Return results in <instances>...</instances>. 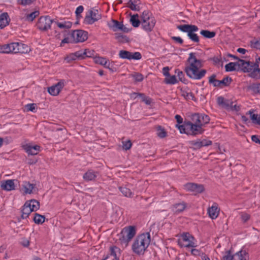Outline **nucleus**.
I'll use <instances>...</instances> for the list:
<instances>
[{"label": "nucleus", "instance_id": "nucleus-20", "mask_svg": "<svg viewBox=\"0 0 260 260\" xmlns=\"http://www.w3.org/2000/svg\"><path fill=\"white\" fill-rule=\"evenodd\" d=\"M156 23L155 19H151L145 21L141 22L142 28L147 32L152 31Z\"/></svg>", "mask_w": 260, "mask_h": 260}, {"label": "nucleus", "instance_id": "nucleus-36", "mask_svg": "<svg viewBox=\"0 0 260 260\" xmlns=\"http://www.w3.org/2000/svg\"><path fill=\"white\" fill-rule=\"evenodd\" d=\"M138 18L139 15L138 14L131 15L130 22L134 27H138L140 24L141 22Z\"/></svg>", "mask_w": 260, "mask_h": 260}, {"label": "nucleus", "instance_id": "nucleus-2", "mask_svg": "<svg viewBox=\"0 0 260 260\" xmlns=\"http://www.w3.org/2000/svg\"><path fill=\"white\" fill-rule=\"evenodd\" d=\"M150 243V235L149 232L143 233L137 237L132 246V249L135 253L144 254Z\"/></svg>", "mask_w": 260, "mask_h": 260}, {"label": "nucleus", "instance_id": "nucleus-58", "mask_svg": "<svg viewBox=\"0 0 260 260\" xmlns=\"http://www.w3.org/2000/svg\"><path fill=\"white\" fill-rule=\"evenodd\" d=\"M132 145V143L130 140L122 142V148L125 150H129Z\"/></svg>", "mask_w": 260, "mask_h": 260}, {"label": "nucleus", "instance_id": "nucleus-31", "mask_svg": "<svg viewBox=\"0 0 260 260\" xmlns=\"http://www.w3.org/2000/svg\"><path fill=\"white\" fill-rule=\"evenodd\" d=\"M119 190L122 193V194L127 198H133L134 193L130 189L125 186H119L118 187Z\"/></svg>", "mask_w": 260, "mask_h": 260}, {"label": "nucleus", "instance_id": "nucleus-22", "mask_svg": "<svg viewBox=\"0 0 260 260\" xmlns=\"http://www.w3.org/2000/svg\"><path fill=\"white\" fill-rule=\"evenodd\" d=\"M219 210L218 208L217 204L214 203L213 205L208 209V213L210 218L216 219L219 214Z\"/></svg>", "mask_w": 260, "mask_h": 260}, {"label": "nucleus", "instance_id": "nucleus-48", "mask_svg": "<svg viewBox=\"0 0 260 260\" xmlns=\"http://www.w3.org/2000/svg\"><path fill=\"white\" fill-rule=\"evenodd\" d=\"M216 75L214 74H212L209 77V83L213 85L214 87H219L218 82L219 80L216 79Z\"/></svg>", "mask_w": 260, "mask_h": 260}, {"label": "nucleus", "instance_id": "nucleus-5", "mask_svg": "<svg viewBox=\"0 0 260 260\" xmlns=\"http://www.w3.org/2000/svg\"><path fill=\"white\" fill-rule=\"evenodd\" d=\"M194 240L193 236L186 232L181 235L180 238L177 240V242L181 247H195L197 245L194 242Z\"/></svg>", "mask_w": 260, "mask_h": 260}, {"label": "nucleus", "instance_id": "nucleus-57", "mask_svg": "<svg viewBox=\"0 0 260 260\" xmlns=\"http://www.w3.org/2000/svg\"><path fill=\"white\" fill-rule=\"evenodd\" d=\"M64 60L67 61V62H71L73 61L77 60V59L75 56V53H72L67 56L65 57Z\"/></svg>", "mask_w": 260, "mask_h": 260}, {"label": "nucleus", "instance_id": "nucleus-1", "mask_svg": "<svg viewBox=\"0 0 260 260\" xmlns=\"http://www.w3.org/2000/svg\"><path fill=\"white\" fill-rule=\"evenodd\" d=\"M196 54V53L194 52L189 54L187 62L189 65L185 67L184 71L189 78L194 80H200L205 76L207 71L205 69L199 70V69L203 66V60L198 59Z\"/></svg>", "mask_w": 260, "mask_h": 260}, {"label": "nucleus", "instance_id": "nucleus-45", "mask_svg": "<svg viewBox=\"0 0 260 260\" xmlns=\"http://www.w3.org/2000/svg\"><path fill=\"white\" fill-rule=\"evenodd\" d=\"M221 260H234V256L232 248L225 252V255L223 256Z\"/></svg>", "mask_w": 260, "mask_h": 260}, {"label": "nucleus", "instance_id": "nucleus-14", "mask_svg": "<svg viewBox=\"0 0 260 260\" xmlns=\"http://www.w3.org/2000/svg\"><path fill=\"white\" fill-rule=\"evenodd\" d=\"M14 53H26L30 51L29 47L23 43L19 42H13Z\"/></svg>", "mask_w": 260, "mask_h": 260}, {"label": "nucleus", "instance_id": "nucleus-8", "mask_svg": "<svg viewBox=\"0 0 260 260\" xmlns=\"http://www.w3.org/2000/svg\"><path fill=\"white\" fill-rule=\"evenodd\" d=\"M101 18V14L99 13L98 10L94 9L89 11V14L85 16L84 22L87 24H92Z\"/></svg>", "mask_w": 260, "mask_h": 260}, {"label": "nucleus", "instance_id": "nucleus-56", "mask_svg": "<svg viewBox=\"0 0 260 260\" xmlns=\"http://www.w3.org/2000/svg\"><path fill=\"white\" fill-rule=\"evenodd\" d=\"M77 60L84 59V50H80L74 52Z\"/></svg>", "mask_w": 260, "mask_h": 260}, {"label": "nucleus", "instance_id": "nucleus-61", "mask_svg": "<svg viewBox=\"0 0 260 260\" xmlns=\"http://www.w3.org/2000/svg\"><path fill=\"white\" fill-rule=\"evenodd\" d=\"M84 52L85 53L84 54V58L86 57H92L94 54V51L90 50L88 49H84Z\"/></svg>", "mask_w": 260, "mask_h": 260}, {"label": "nucleus", "instance_id": "nucleus-16", "mask_svg": "<svg viewBox=\"0 0 260 260\" xmlns=\"http://www.w3.org/2000/svg\"><path fill=\"white\" fill-rule=\"evenodd\" d=\"M23 148L28 155H37L40 151V146L37 145L32 146L30 144H26L23 146Z\"/></svg>", "mask_w": 260, "mask_h": 260}, {"label": "nucleus", "instance_id": "nucleus-7", "mask_svg": "<svg viewBox=\"0 0 260 260\" xmlns=\"http://www.w3.org/2000/svg\"><path fill=\"white\" fill-rule=\"evenodd\" d=\"M87 31L81 29L75 30L71 33V37L73 42H83L87 39Z\"/></svg>", "mask_w": 260, "mask_h": 260}, {"label": "nucleus", "instance_id": "nucleus-15", "mask_svg": "<svg viewBox=\"0 0 260 260\" xmlns=\"http://www.w3.org/2000/svg\"><path fill=\"white\" fill-rule=\"evenodd\" d=\"M192 122L185 120L181 125L176 124V127L178 128L181 134H185L189 135Z\"/></svg>", "mask_w": 260, "mask_h": 260}, {"label": "nucleus", "instance_id": "nucleus-55", "mask_svg": "<svg viewBox=\"0 0 260 260\" xmlns=\"http://www.w3.org/2000/svg\"><path fill=\"white\" fill-rule=\"evenodd\" d=\"M36 0H17V3L22 6L30 5Z\"/></svg>", "mask_w": 260, "mask_h": 260}, {"label": "nucleus", "instance_id": "nucleus-53", "mask_svg": "<svg viewBox=\"0 0 260 260\" xmlns=\"http://www.w3.org/2000/svg\"><path fill=\"white\" fill-rule=\"evenodd\" d=\"M142 22L151 19H154L153 17H150V15L148 11H144L141 17Z\"/></svg>", "mask_w": 260, "mask_h": 260}, {"label": "nucleus", "instance_id": "nucleus-40", "mask_svg": "<svg viewBox=\"0 0 260 260\" xmlns=\"http://www.w3.org/2000/svg\"><path fill=\"white\" fill-rule=\"evenodd\" d=\"M57 26L60 28L69 29L72 27V23L70 21H64L63 22H59L54 21Z\"/></svg>", "mask_w": 260, "mask_h": 260}, {"label": "nucleus", "instance_id": "nucleus-23", "mask_svg": "<svg viewBox=\"0 0 260 260\" xmlns=\"http://www.w3.org/2000/svg\"><path fill=\"white\" fill-rule=\"evenodd\" d=\"M191 128L190 129L189 135L197 136L198 135L202 134L204 131L203 129L202 124H197L192 123L191 126Z\"/></svg>", "mask_w": 260, "mask_h": 260}, {"label": "nucleus", "instance_id": "nucleus-9", "mask_svg": "<svg viewBox=\"0 0 260 260\" xmlns=\"http://www.w3.org/2000/svg\"><path fill=\"white\" fill-rule=\"evenodd\" d=\"M119 57L122 59L128 60H140L142 58L141 54L139 52L132 53L128 51L121 50L119 52Z\"/></svg>", "mask_w": 260, "mask_h": 260}, {"label": "nucleus", "instance_id": "nucleus-47", "mask_svg": "<svg viewBox=\"0 0 260 260\" xmlns=\"http://www.w3.org/2000/svg\"><path fill=\"white\" fill-rule=\"evenodd\" d=\"M175 73L177 74L179 80L184 84H187L188 81L184 77V75L182 71H180L179 69H176Z\"/></svg>", "mask_w": 260, "mask_h": 260}, {"label": "nucleus", "instance_id": "nucleus-51", "mask_svg": "<svg viewBox=\"0 0 260 260\" xmlns=\"http://www.w3.org/2000/svg\"><path fill=\"white\" fill-rule=\"evenodd\" d=\"M142 102H144L147 105H149L152 103V99L149 96H146L144 93H141L139 94Z\"/></svg>", "mask_w": 260, "mask_h": 260}, {"label": "nucleus", "instance_id": "nucleus-54", "mask_svg": "<svg viewBox=\"0 0 260 260\" xmlns=\"http://www.w3.org/2000/svg\"><path fill=\"white\" fill-rule=\"evenodd\" d=\"M95 62L101 65L106 67L107 64V61L106 58L102 57H98L95 58Z\"/></svg>", "mask_w": 260, "mask_h": 260}, {"label": "nucleus", "instance_id": "nucleus-6", "mask_svg": "<svg viewBox=\"0 0 260 260\" xmlns=\"http://www.w3.org/2000/svg\"><path fill=\"white\" fill-rule=\"evenodd\" d=\"M54 22L49 16H41L37 23V28L42 31H47L51 27V24Z\"/></svg>", "mask_w": 260, "mask_h": 260}, {"label": "nucleus", "instance_id": "nucleus-28", "mask_svg": "<svg viewBox=\"0 0 260 260\" xmlns=\"http://www.w3.org/2000/svg\"><path fill=\"white\" fill-rule=\"evenodd\" d=\"M113 256L114 258L112 260H119L120 255V249L116 246H112L110 247V254Z\"/></svg>", "mask_w": 260, "mask_h": 260}, {"label": "nucleus", "instance_id": "nucleus-13", "mask_svg": "<svg viewBox=\"0 0 260 260\" xmlns=\"http://www.w3.org/2000/svg\"><path fill=\"white\" fill-rule=\"evenodd\" d=\"M249 76L255 79H260V68H259V62L256 60L255 62H253L250 68Z\"/></svg>", "mask_w": 260, "mask_h": 260}, {"label": "nucleus", "instance_id": "nucleus-11", "mask_svg": "<svg viewBox=\"0 0 260 260\" xmlns=\"http://www.w3.org/2000/svg\"><path fill=\"white\" fill-rule=\"evenodd\" d=\"M253 62L250 61H245L241 59H238V60L236 62V65L237 66V71H241L244 73H247L250 71V68Z\"/></svg>", "mask_w": 260, "mask_h": 260}, {"label": "nucleus", "instance_id": "nucleus-32", "mask_svg": "<svg viewBox=\"0 0 260 260\" xmlns=\"http://www.w3.org/2000/svg\"><path fill=\"white\" fill-rule=\"evenodd\" d=\"M115 39L120 43H128L129 41V38L121 33H115Z\"/></svg>", "mask_w": 260, "mask_h": 260}, {"label": "nucleus", "instance_id": "nucleus-42", "mask_svg": "<svg viewBox=\"0 0 260 260\" xmlns=\"http://www.w3.org/2000/svg\"><path fill=\"white\" fill-rule=\"evenodd\" d=\"M30 203V208L32 211H37L40 208V203L36 200L32 199L28 201Z\"/></svg>", "mask_w": 260, "mask_h": 260}, {"label": "nucleus", "instance_id": "nucleus-41", "mask_svg": "<svg viewBox=\"0 0 260 260\" xmlns=\"http://www.w3.org/2000/svg\"><path fill=\"white\" fill-rule=\"evenodd\" d=\"M176 77L175 75L167 76L165 79V82L167 84L174 85L177 83Z\"/></svg>", "mask_w": 260, "mask_h": 260}, {"label": "nucleus", "instance_id": "nucleus-27", "mask_svg": "<svg viewBox=\"0 0 260 260\" xmlns=\"http://www.w3.org/2000/svg\"><path fill=\"white\" fill-rule=\"evenodd\" d=\"M10 18L7 13H3L0 15V29L4 28L9 24Z\"/></svg>", "mask_w": 260, "mask_h": 260}, {"label": "nucleus", "instance_id": "nucleus-24", "mask_svg": "<svg viewBox=\"0 0 260 260\" xmlns=\"http://www.w3.org/2000/svg\"><path fill=\"white\" fill-rule=\"evenodd\" d=\"M14 44L11 43L10 44L0 45V53L9 54L14 53Z\"/></svg>", "mask_w": 260, "mask_h": 260}, {"label": "nucleus", "instance_id": "nucleus-52", "mask_svg": "<svg viewBox=\"0 0 260 260\" xmlns=\"http://www.w3.org/2000/svg\"><path fill=\"white\" fill-rule=\"evenodd\" d=\"M191 120L193 124H201V119L200 117V113H194L191 115Z\"/></svg>", "mask_w": 260, "mask_h": 260}, {"label": "nucleus", "instance_id": "nucleus-38", "mask_svg": "<svg viewBox=\"0 0 260 260\" xmlns=\"http://www.w3.org/2000/svg\"><path fill=\"white\" fill-rule=\"evenodd\" d=\"M45 217L44 215H42L37 213L35 214V216L33 218L34 222L37 224H41L44 222Z\"/></svg>", "mask_w": 260, "mask_h": 260}, {"label": "nucleus", "instance_id": "nucleus-37", "mask_svg": "<svg viewBox=\"0 0 260 260\" xmlns=\"http://www.w3.org/2000/svg\"><path fill=\"white\" fill-rule=\"evenodd\" d=\"M40 13L39 11H35L30 14H26L25 15L24 19L25 21L32 22L38 16Z\"/></svg>", "mask_w": 260, "mask_h": 260}, {"label": "nucleus", "instance_id": "nucleus-10", "mask_svg": "<svg viewBox=\"0 0 260 260\" xmlns=\"http://www.w3.org/2000/svg\"><path fill=\"white\" fill-rule=\"evenodd\" d=\"M65 85V81L61 80L55 85L48 88V92L52 95H57Z\"/></svg>", "mask_w": 260, "mask_h": 260}, {"label": "nucleus", "instance_id": "nucleus-62", "mask_svg": "<svg viewBox=\"0 0 260 260\" xmlns=\"http://www.w3.org/2000/svg\"><path fill=\"white\" fill-rule=\"evenodd\" d=\"M133 77H134V79L136 81H138V82H141V81H143V80L144 79L143 76L142 75V74L139 73H135L133 75Z\"/></svg>", "mask_w": 260, "mask_h": 260}, {"label": "nucleus", "instance_id": "nucleus-33", "mask_svg": "<svg viewBox=\"0 0 260 260\" xmlns=\"http://www.w3.org/2000/svg\"><path fill=\"white\" fill-rule=\"evenodd\" d=\"M200 34L205 38L211 39L216 35V32L214 31H210L207 29H202L200 31Z\"/></svg>", "mask_w": 260, "mask_h": 260}, {"label": "nucleus", "instance_id": "nucleus-4", "mask_svg": "<svg viewBox=\"0 0 260 260\" xmlns=\"http://www.w3.org/2000/svg\"><path fill=\"white\" fill-rule=\"evenodd\" d=\"M136 228L134 226H129L124 228L121 232L119 236V240L122 244L127 246L128 242L136 235Z\"/></svg>", "mask_w": 260, "mask_h": 260}, {"label": "nucleus", "instance_id": "nucleus-3", "mask_svg": "<svg viewBox=\"0 0 260 260\" xmlns=\"http://www.w3.org/2000/svg\"><path fill=\"white\" fill-rule=\"evenodd\" d=\"M177 29L183 32H186L188 38L193 42L199 43V37L195 32L199 30V27L195 25L182 24L177 26Z\"/></svg>", "mask_w": 260, "mask_h": 260}, {"label": "nucleus", "instance_id": "nucleus-19", "mask_svg": "<svg viewBox=\"0 0 260 260\" xmlns=\"http://www.w3.org/2000/svg\"><path fill=\"white\" fill-rule=\"evenodd\" d=\"M15 180L9 179L4 181L2 182L1 187L6 191H11L15 189V185L14 183Z\"/></svg>", "mask_w": 260, "mask_h": 260}, {"label": "nucleus", "instance_id": "nucleus-29", "mask_svg": "<svg viewBox=\"0 0 260 260\" xmlns=\"http://www.w3.org/2000/svg\"><path fill=\"white\" fill-rule=\"evenodd\" d=\"M140 4V0H129L127 7L133 11H139L140 10V7L139 6Z\"/></svg>", "mask_w": 260, "mask_h": 260}, {"label": "nucleus", "instance_id": "nucleus-44", "mask_svg": "<svg viewBox=\"0 0 260 260\" xmlns=\"http://www.w3.org/2000/svg\"><path fill=\"white\" fill-rule=\"evenodd\" d=\"M189 144L192 146V148L193 149H199L202 147L201 146V140L200 139H198L197 141H189Z\"/></svg>", "mask_w": 260, "mask_h": 260}, {"label": "nucleus", "instance_id": "nucleus-12", "mask_svg": "<svg viewBox=\"0 0 260 260\" xmlns=\"http://www.w3.org/2000/svg\"><path fill=\"white\" fill-rule=\"evenodd\" d=\"M185 189L187 191L194 192L200 193L205 190L204 186L203 184H199L194 183H187L184 185Z\"/></svg>", "mask_w": 260, "mask_h": 260}, {"label": "nucleus", "instance_id": "nucleus-63", "mask_svg": "<svg viewBox=\"0 0 260 260\" xmlns=\"http://www.w3.org/2000/svg\"><path fill=\"white\" fill-rule=\"evenodd\" d=\"M232 104H233V102H231L229 100H225L221 106L225 108L228 109L230 108V106H232Z\"/></svg>", "mask_w": 260, "mask_h": 260}, {"label": "nucleus", "instance_id": "nucleus-18", "mask_svg": "<svg viewBox=\"0 0 260 260\" xmlns=\"http://www.w3.org/2000/svg\"><path fill=\"white\" fill-rule=\"evenodd\" d=\"M30 203L29 201H26L23 205L21 208V218L22 219L27 218L29 214L32 212L31 208H30Z\"/></svg>", "mask_w": 260, "mask_h": 260}, {"label": "nucleus", "instance_id": "nucleus-43", "mask_svg": "<svg viewBox=\"0 0 260 260\" xmlns=\"http://www.w3.org/2000/svg\"><path fill=\"white\" fill-rule=\"evenodd\" d=\"M225 69L226 72H232L237 71V66L236 62H230L225 66Z\"/></svg>", "mask_w": 260, "mask_h": 260}, {"label": "nucleus", "instance_id": "nucleus-64", "mask_svg": "<svg viewBox=\"0 0 260 260\" xmlns=\"http://www.w3.org/2000/svg\"><path fill=\"white\" fill-rule=\"evenodd\" d=\"M251 140L257 144L260 145V136L259 135H252L251 136Z\"/></svg>", "mask_w": 260, "mask_h": 260}, {"label": "nucleus", "instance_id": "nucleus-30", "mask_svg": "<svg viewBox=\"0 0 260 260\" xmlns=\"http://www.w3.org/2000/svg\"><path fill=\"white\" fill-rule=\"evenodd\" d=\"M233 80L232 78L226 76L224 77L222 80H219L218 82L219 88H222L223 87L229 86L232 83Z\"/></svg>", "mask_w": 260, "mask_h": 260}, {"label": "nucleus", "instance_id": "nucleus-25", "mask_svg": "<svg viewBox=\"0 0 260 260\" xmlns=\"http://www.w3.org/2000/svg\"><path fill=\"white\" fill-rule=\"evenodd\" d=\"M234 260H248L249 254L245 251L241 250L234 254Z\"/></svg>", "mask_w": 260, "mask_h": 260}, {"label": "nucleus", "instance_id": "nucleus-49", "mask_svg": "<svg viewBox=\"0 0 260 260\" xmlns=\"http://www.w3.org/2000/svg\"><path fill=\"white\" fill-rule=\"evenodd\" d=\"M181 95L186 100L191 99L193 101H195V97H194L193 94L191 92H188L185 90H182L181 91Z\"/></svg>", "mask_w": 260, "mask_h": 260}, {"label": "nucleus", "instance_id": "nucleus-26", "mask_svg": "<svg viewBox=\"0 0 260 260\" xmlns=\"http://www.w3.org/2000/svg\"><path fill=\"white\" fill-rule=\"evenodd\" d=\"M255 111L254 109H250L246 113V115H250V119L253 123L260 125L259 115L258 116V114L253 113Z\"/></svg>", "mask_w": 260, "mask_h": 260}, {"label": "nucleus", "instance_id": "nucleus-21", "mask_svg": "<svg viewBox=\"0 0 260 260\" xmlns=\"http://www.w3.org/2000/svg\"><path fill=\"white\" fill-rule=\"evenodd\" d=\"M99 174L98 172L93 170H88L84 174L83 178L87 182L94 181Z\"/></svg>", "mask_w": 260, "mask_h": 260}, {"label": "nucleus", "instance_id": "nucleus-59", "mask_svg": "<svg viewBox=\"0 0 260 260\" xmlns=\"http://www.w3.org/2000/svg\"><path fill=\"white\" fill-rule=\"evenodd\" d=\"M25 107L27 111H31L34 112H35L36 108V104L34 103L28 104L25 105Z\"/></svg>", "mask_w": 260, "mask_h": 260}, {"label": "nucleus", "instance_id": "nucleus-17", "mask_svg": "<svg viewBox=\"0 0 260 260\" xmlns=\"http://www.w3.org/2000/svg\"><path fill=\"white\" fill-rule=\"evenodd\" d=\"M113 25L111 26L114 31L117 30H120L124 32H128L132 29V28H128L125 27L122 23V22H119L117 20L112 19Z\"/></svg>", "mask_w": 260, "mask_h": 260}, {"label": "nucleus", "instance_id": "nucleus-50", "mask_svg": "<svg viewBox=\"0 0 260 260\" xmlns=\"http://www.w3.org/2000/svg\"><path fill=\"white\" fill-rule=\"evenodd\" d=\"M200 117L201 119V124H202V126H203L205 124L208 123L209 122L210 119L207 115L200 113Z\"/></svg>", "mask_w": 260, "mask_h": 260}, {"label": "nucleus", "instance_id": "nucleus-46", "mask_svg": "<svg viewBox=\"0 0 260 260\" xmlns=\"http://www.w3.org/2000/svg\"><path fill=\"white\" fill-rule=\"evenodd\" d=\"M35 184H31L29 182H25L24 185L25 193L30 194L32 193V190L34 188Z\"/></svg>", "mask_w": 260, "mask_h": 260}, {"label": "nucleus", "instance_id": "nucleus-35", "mask_svg": "<svg viewBox=\"0 0 260 260\" xmlns=\"http://www.w3.org/2000/svg\"><path fill=\"white\" fill-rule=\"evenodd\" d=\"M248 89L252 91L253 94H260V83H253L247 87Z\"/></svg>", "mask_w": 260, "mask_h": 260}, {"label": "nucleus", "instance_id": "nucleus-34", "mask_svg": "<svg viewBox=\"0 0 260 260\" xmlns=\"http://www.w3.org/2000/svg\"><path fill=\"white\" fill-rule=\"evenodd\" d=\"M175 213H179L182 212L186 207V204L185 202L176 203L173 206Z\"/></svg>", "mask_w": 260, "mask_h": 260}, {"label": "nucleus", "instance_id": "nucleus-39", "mask_svg": "<svg viewBox=\"0 0 260 260\" xmlns=\"http://www.w3.org/2000/svg\"><path fill=\"white\" fill-rule=\"evenodd\" d=\"M157 135L160 138H165L167 135V133L165 128L160 125L156 127Z\"/></svg>", "mask_w": 260, "mask_h": 260}, {"label": "nucleus", "instance_id": "nucleus-60", "mask_svg": "<svg viewBox=\"0 0 260 260\" xmlns=\"http://www.w3.org/2000/svg\"><path fill=\"white\" fill-rule=\"evenodd\" d=\"M104 67L108 69L111 73L115 72L117 71V68L114 67V64L113 63L107 62V64H106V67Z\"/></svg>", "mask_w": 260, "mask_h": 260}]
</instances>
